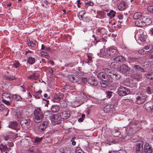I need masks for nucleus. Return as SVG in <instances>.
<instances>
[{
    "label": "nucleus",
    "instance_id": "29",
    "mask_svg": "<svg viewBox=\"0 0 153 153\" xmlns=\"http://www.w3.org/2000/svg\"><path fill=\"white\" fill-rule=\"evenodd\" d=\"M116 12L113 10H111L109 12L107 13V15L110 18L114 17L115 16Z\"/></svg>",
    "mask_w": 153,
    "mask_h": 153
},
{
    "label": "nucleus",
    "instance_id": "60",
    "mask_svg": "<svg viewBox=\"0 0 153 153\" xmlns=\"http://www.w3.org/2000/svg\"><path fill=\"white\" fill-rule=\"evenodd\" d=\"M44 55L45 56L47 59H48L49 58V56L48 55V53L45 52L44 54Z\"/></svg>",
    "mask_w": 153,
    "mask_h": 153
},
{
    "label": "nucleus",
    "instance_id": "54",
    "mask_svg": "<svg viewBox=\"0 0 153 153\" xmlns=\"http://www.w3.org/2000/svg\"><path fill=\"white\" fill-rule=\"evenodd\" d=\"M75 139V137H73L71 140V142H72V145L74 146L76 144V142L74 141V140Z\"/></svg>",
    "mask_w": 153,
    "mask_h": 153
},
{
    "label": "nucleus",
    "instance_id": "13",
    "mask_svg": "<svg viewBox=\"0 0 153 153\" xmlns=\"http://www.w3.org/2000/svg\"><path fill=\"white\" fill-rule=\"evenodd\" d=\"M143 142L137 143L136 145V150L137 153H142L143 150Z\"/></svg>",
    "mask_w": 153,
    "mask_h": 153
},
{
    "label": "nucleus",
    "instance_id": "41",
    "mask_svg": "<svg viewBox=\"0 0 153 153\" xmlns=\"http://www.w3.org/2000/svg\"><path fill=\"white\" fill-rule=\"evenodd\" d=\"M16 78L15 76H6L5 77V79L8 80H13L16 79Z\"/></svg>",
    "mask_w": 153,
    "mask_h": 153
},
{
    "label": "nucleus",
    "instance_id": "20",
    "mask_svg": "<svg viewBox=\"0 0 153 153\" xmlns=\"http://www.w3.org/2000/svg\"><path fill=\"white\" fill-rule=\"evenodd\" d=\"M70 113L67 111H64L60 114V116L61 118L64 119H68L70 116Z\"/></svg>",
    "mask_w": 153,
    "mask_h": 153
},
{
    "label": "nucleus",
    "instance_id": "45",
    "mask_svg": "<svg viewBox=\"0 0 153 153\" xmlns=\"http://www.w3.org/2000/svg\"><path fill=\"white\" fill-rule=\"evenodd\" d=\"M46 128L40 125L39 127L38 130L40 133L42 132L45 131Z\"/></svg>",
    "mask_w": 153,
    "mask_h": 153
},
{
    "label": "nucleus",
    "instance_id": "50",
    "mask_svg": "<svg viewBox=\"0 0 153 153\" xmlns=\"http://www.w3.org/2000/svg\"><path fill=\"white\" fill-rule=\"evenodd\" d=\"M107 96L109 98H110L112 96V94L113 93V92L110 91H108L106 92Z\"/></svg>",
    "mask_w": 153,
    "mask_h": 153
},
{
    "label": "nucleus",
    "instance_id": "26",
    "mask_svg": "<svg viewBox=\"0 0 153 153\" xmlns=\"http://www.w3.org/2000/svg\"><path fill=\"white\" fill-rule=\"evenodd\" d=\"M51 109L52 112H57L59 110V106L57 105H53L51 107Z\"/></svg>",
    "mask_w": 153,
    "mask_h": 153
},
{
    "label": "nucleus",
    "instance_id": "34",
    "mask_svg": "<svg viewBox=\"0 0 153 153\" xmlns=\"http://www.w3.org/2000/svg\"><path fill=\"white\" fill-rule=\"evenodd\" d=\"M139 140V137L138 136H134L131 139V141L133 143L136 142Z\"/></svg>",
    "mask_w": 153,
    "mask_h": 153
},
{
    "label": "nucleus",
    "instance_id": "9",
    "mask_svg": "<svg viewBox=\"0 0 153 153\" xmlns=\"http://www.w3.org/2000/svg\"><path fill=\"white\" fill-rule=\"evenodd\" d=\"M106 54L112 57H115L118 55V51L117 49L113 48H108L106 51Z\"/></svg>",
    "mask_w": 153,
    "mask_h": 153
},
{
    "label": "nucleus",
    "instance_id": "19",
    "mask_svg": "<svg viewBox=\"0 0 153 153\" xmlns=\"http://www.w3.org/2000/svg\"><path fill=\"white\" fill-rule=\"evenodd\" d=\"M127 6V3L124 1H121L118 6V9L120 10H123L126 8Z\"/></svg>",
    "mask_w": 153,
    "mask_h": 153
},
{
    "label": "nucleus",
    "instance_id": "48",
    "mask_svg": "<svg viewBox=\"0 0 153 153\" xmlns=\"http://www.w3.org/2000/svg\"><path fill=\"white\" fill-rule=\"evenodd\" d=\"M20 66V65L19 63V62H16L13 65L12 67L14 68H17Z\"/></svg>",
    "mask_w": 153,
    "mask_h": 153
},
{
    "label": "nucleus",
    "instance_id": "1",
    "mask_svg": "<svg viewBox=\"0 0 153 153\" xmlns=\"http://www.w3.org/2000/svg\"><path fill=\"white\" fill-rule=\"evenodd\" d=\"M133 18L134 19L136 20L135 25L138 27H142L149 25L152 22L149 17L144 16L140 13H135Z\"/></svg>",
    "mask_w": 153,
    "mask_h": 153
},
{
    "label": "nucleus",
    "instance_id": "31",
    "mask_svg": "<svg viewBox=\"0 0 153 153\" xmlns=\"http://www.w3.org/2000/svg\"><path fill=\"white\" fill-rule=\"evenodd\" d=\"M92 37L94 38V40H93L91 41V40H90V42H91V45L92 46H93L94 45H96L97 43L99 42H101L100 41H97L96 38L95 37V36L94 35H93L92 36Z\"/></svg>",
    "mask_w": 153,
    "mask_h": 153
},
{
    "label": "nucleus",
    "instance_id": "62",
    "mask_svg": "<svg viewBox=\"0 0 153 153\" xmlns=\"http://www.w3.org/2000/svg\"><path fill=\"white\" fill-rule=\"evenodd\" d=\"M4 138L5 140H7L9 139V135L6 136L4 137Z\"/></svg>",
    "mask_w": 153,
    "mask_h": 153
},
{
    "label": "nucleus",
    "instance_id": "8",
    "mask_svg": "<svg viewBox=\"0 0 153 153\" xmlns=\"http://www.w3.org/2000/svg\"><path fill=\"white\" fill-rule=\"evenodd\" d=\"M130 91L128 89L123 86H120L118 89L117 93L119 95L123 96L129 94Z\"/></svg>",
    "mask_w": 153,
    "mask_h": 153
},
{
    "label": "nucleus",
    "instance_id": "46",
    "mask_svg": "<svg viewBox=\"0 0 153 153\" xmlns=\"http://www.w3.org/2000/svg\"><path fill=\"white\" fill-rule=\"evenodd\" d=\"M0 149L1 151H3L5 152L7 149V147L6 146H5L2 144L1 146H0Z\"/></svg>",
    "mask_w": 153,
    "mask_h": 153
},
{
    "label": "nucleus",
    "instance_id": "14",
    "mask_svg": "<svg viewBox=\"0 0 153 153\" xmlns=\"http://www.w3.org/2000/svg\"><path fill=\"white\" fill-rule=\"evenodd\" d=\"M88 82L90 85L93 86H97L98 84L97 80L94 77H91L88 79Z\"/></svg>",
    "mask_w": 153,
    "mask_h": 153
},
{
    "label": "nucleus",
    "instance_id": "43",
    "mask_svg": "<svg viewBox=\"0 0 153 153\" xmlns=\"http://www.w3.org/2000/svg\"><path fill=\"white\" fill-rule=\"evenodd\" d=\"M107 82H103L102 81L100 82V84L101 86L103 88H106L108 87V83Z\"/></svg>",
    "mask_w": 153,
    "mask_h": 153
},
{
    "label": "nucleus",
    "instance_id": "36",
    "mask_svg": "<svg viewBox=\"0 0 153 153\" xmlns=\"http://www.w3.org/2000/svg\"><path fill=\"white\" fill-rule=\"evenodd\" d=\"M59 117V115L58 114H53L51 116V119L52 121H55L57 120Z\"/></svg>",
    "mask_w": 153,
    "mask_h": 153
},
{
    "label": "nucleus",
    "instance_id": "3",
    "mask_svg": "<svg viewBox=\"0 0 153 153\" xmlns=\"http://www.w3.org/2000/svg\"><path fill=\"white\" fill-rule=\"evenodd\" d=\"M103 71L106 75H108L114 81L119 80L120 77V75L117 72L113 71L111 69L105 68L103 69Z\"/></svg>",
    "mask_w": 153,
    "mask_h": 153
},
{
    "label": "nucleus",
    "instance_id": "5",
    "mask_svg": "<svg viewBox=\"0 0 153 153\" xmlns=\"http://www.w3.org/2000/svg\"><path fill=\"white\" fill-rule=\"evenodd\" d=\"M136 97L135 103L137 104L140 105L143 104L147 99L148 96L146 95L143 94H141L140 95H137Z\"/></svg>",
    "mask_w": 153,
    "mask_h": 153
},
{
    "label": "nucleus",
    "instance_id": "28",
    "mask_svg": "<svg viewBox=\"0 0 153 153\" xmlns=\"http://www.w3.org/2000/svg\"><path fill=\"white\" fill-rule=\"evenodd\" d=\"M39 74H38L34 73L30 75L28 77L29 79L35 80L38 78Z\"/></svg>",
    "mask_w": 153,
    "mask_h": 153
},
{
    "label": "nucleus",
    "instance_id": "64",
    "mask_svg": "<svg viewBox=\"0 0 153 153\" xmlns=\"http://www.w3.org/2000/svg\"><path fill=\"white\" fill-rule=\"evenodd\" d=\"M75 153H84V152L82 150H79V151Z\"/></svg>",
    "mask_w": 153,
    "mask_h": 153
},
{
    "label": "nucleus",
    "instance_id": "7",
    "mask_svg": "<svg viewBox=\"0 0 153 153\" xmlns=\"http://www.w3.org/2000/svg\"><path fill=\"white\" fill-rule=\"evenodd\" d=\"M97 77L99 79L102 81L106 82H111L112 81L109 76L106 75L105 73L104 72L99 73L97 75Z\"/></svg>",
    "mask_w": 153,
    "mask_h": 153
},
{
    "label": "nucleus",
    "instance_id": "22",
    "mask_svg": "<svg viewBox=\"0 0 153 153\" xmlns=\"http://www.w3.org/2000/svg\"><path fill=\"white\" fill-rule=\"evenodd\" d=\"M117 56L114 59V60L117 62H125L126 59L125 57L122 56Z\"/></svg>",
    "mask_w": 153,
    "mask_h": 153
},
{
    "label": "nucleus",
    "instance_id": "6",
    "mask_svg": "<svg viewBox=\"0 0 153 153\" xmlns=\"http://www.w3.org/2000/svg\"><path fill=\"white\" fill-rule=\"evenodd\" d=\"M22 127L24 129H28L32 125V121L29 119H23L20 122Z\"/></svg>",
    "mask_w": 153,
    "mask_h": 153
},
{
    "label": "nucleus",
    "instance_id": "11",
    "mask_svg": "<svg viewBox=\"0 0 153 153\" xmlns=\"http://www.w3.org/2000/svg\"><path fill=\"white\" fill-rule=\"evenodd\" d=\"M9 126V127L15 129L16 131H18L20 129V125L16 121H13L10 122Z\"/></svg>",
    "mask_w": 153,
    "mask_h": 153
},
{
    "label": "nucleus",
    "instance_id": "23",
    "mask_svg": "<svg viewBox=\"0 0 153 153\" xmlns=\"http://www.w3.org/2000/svg\"><path fill=\"white\" fill-rule=\"evenodd\" d=\"M60 152L62 153H71L70 149L67 147H62L60 149Z\"/></svg>",
    "mask_w": 153,
    "mask_h": 153
},
{
    "label": "nucleus",
    "instance_id": "40",
    "mask_svg": "<svg viewBox=\"0 0 153 153\" xmlns=\"http://www.w3.org/2000/svg\"><path fill=\"white\" fill-rule=\"evenodd\" d=\"M152 87L150 86L147 87L146 88V93L149 94H151L152 93Z\"/></svg>",
    "mask_w": 153,
    "mask_h": 153
},
{
    "label": "nucleus",
    "instance_id": "24",
    "mask_svg": "<svg viewBox=\"0 0 153 153\" xmlns=\"http://www.w3.org/2000/svg\"><path fill=\"white\" fill-rule=\"evenodd\" d=\"M134 68L137 72H141L142 73L146 72V71L143 68L140 67L138 65H134Z\"/></svg>",
    "mask_w": 153,
    "mask_h": 153
},
{
    "label": "nucleus",
    "instance_id": "59",
    "mask_svg": "<svg viewBox=\"0 0 153 153\" xmlns=\"http://www.w3.org/2000/svg\"><path fill=\"white\" fill-rule=\"evenodd\" d=\"M54 123L55 124H58L61 123V121L60 120H56L54 121Z\"/></svg>",
    "mask_w": 153,
    "mask_h": 153
},
{
    "label": "nucleus",
    "instance_id": "18",
    "mask_svg": "<svg viewBox=\"0 0 153 153\" xmlns=\"http://www.w3.org/2000/svg\"><path fill=\"white\" fill-rule=\"evenodd\" d=\"M85 13L83 14V15H79L78 16V18L80 20H82L85 22H88L91 21V18L90 17L85 16L84 15Z\"/></svg>",
    "mask_w": 153,
    "mask_h": 153
},
{
    "label": "nucleus",
    "instance_id": "39",
    "mask_svg": "<svg viewBox=\"0 0 153 153\" xmlns=\"http://www.w3.org/2000/svg\"><path fill=\"white\" fill-rule=\"evenodd\" d=\"M13 99L14 100L17 101H19L22 99V98L20 96L16 95H14L12 97Z\"/></svg>",
    "mask_w": 153,
    "mask_h": 153
},
{
    "label": "nucleus",
    "instance_id": "10",
    "mask_svg": "<svg viewBox=\"0 0 153 153\" xmlns=\"http://www.w3.org/2000/svg\"><path fill=\"white\" fill-rule=\"evenodd\" d=\"M120 72L126 74H129L131 72V68L125 64H123L121 65L120 68Z\"/></svg>",
    "mask_w": 153,
    "mask_h": 153
},
{
    "label": "nucleus",
    "instance_id": "32",
    "mask_svg": "<svg viewBox=\"0 0 153 153\" xmlns=\"http://www.w3.org/2000/svg\"><path fill=\"white\" fill-rule=\"evenodd\" d=\"M133 77L134 79L137 80H140L142 78V77L141 74H134Z\"/></svg>",
    "mask_w": 153,
    "mask_h": 153
},
{
    "label": "nucleus",
    "instance_id": "61",
    "mask_svg": "<svg viewBox=\"0 0 153 153\" xmlns=\"http://www.w3.org/2000/svg\"><path fill=\"white\" fill-rule=\"evenodd\" d=\"M77 7H80V6H79V5L81 4L80 2V0H77Z\"/></svg>",
    "mask_w": 153,
    "mask_h": 153
},
{
    "label": "nucleus",
    "instance_id": "37",
    "mask_svg": "<svg viewBox=\"0 0 153 153\" xmlns=\"http://www.w3.org/2000/svg\"><path fill=\"white\" fill-rule=\"evenodd\" d=\"M146 77L149 79H153V74L150 73H147L145 74Z\"/></svg>",
    "mask_w": 153,
    "mask_h": 153
},
{
    "label": "nucleus",
    "instance_id": "30",
    "mask_svg": "<svg viewBox=\"0 0 153 153\" xmlns=\"http://www.w3.org/2000/svg\"><path fill=\"white\" fill-rule=\"evenodd\" d=\"M35 61V59L31 56H30L28 58L27 62L30 64L32 65L33 64Z\"/></svg>",
    "mask_w": 153,
    "mask_h": 153
},
{
    "label": "nucleus",
    "instance_id": "21",
    "mask_svg": "<svg viewBox=\"0 0 153 153\" xmlns=\"http://www.w3.org/2000/svg\"><path fill=\"white\" fill-rule=\"evenodd\" d=\"M144 150L146 153H151L152 152V148L149 146L148 143H146L144 146Z\"/></svg>",
    "mask_w": 153,
    "mask_h": 153
},
{
    "label": "nucleus",
    "instance_id": "38",
    "mask_svg": "<svg viewBox=\"0 0 153 153\" xmlns=\"http://www.w3.org/2000/svg\"><path fill=\"white\" fill-rule=\"evenodd\" d=\"M138 52L139 53L142 55H144L148 53L147 51L144 49V48L139 50Z\"/></svg>",
    "mask_w": 153,
    "mask_h": 153
},
{
    "label": "nucleus",
    "instance_id": "57",
    "mask_svg": "<svg viewBox=\"0 0 153 153\" xmlns=\"http://www.w3.org/2000/svg\"><path fill=\"white\" fill-rule=\"evenodd\" d=\"M42 92V91H37L35 92L34 94L38 95H41Z\"/></svg>",
    "mask_w": 153,
    "mask_h": 153
},
{
    "label": "nucleus",
    "instance_id": "51",
    "mask_svg": "<svg viewBox=\"0 0 153 153\" xmlns=\"http://www.w3.org/2000/svg\"><path fill=\"white\" fill-rule=\"evenodd\" d=\"M42 140V137L39 138L37 137L35 139L34 142L35 143H39L41 142Z\"/></svg>",
    "mask_w": 153,
    "mask_h": 153
},
{
    "label": "nucleus",
    "instance_id": "4",
    "mask_svg": "<svg viewBox=\"0 0 153 153\" xmlns=\"http://www.w3.org/2000/svg\"><path fill=\"white\" fill-rule=\"evenodd\" d=\"M3 103L7 105H10L13 100L12 96L8 93H4L2 95Z\"/></svg>",
    "mask_w": 153,
    "mask_h": 153
},
{
    "label": "nucleus",
    "instance_id": "17",
    "mask_svg": "<svg viewBox=\"0 0 153 153\" xmlns=\"http://www.w3.org/2000/svg\"><path fill=\"white\" fill-rule=\"evenodd\" d=\"M146 33L141 31L138 36V40L141 42H143L146 41Z\"/></svg>",
    "mask_w": 153,
    "mask_h": 153
},
{
    "label": "nucleus",
    "instance_id": "47",
    "mask_svg": "<svg viewBox=\"0 0 153 153\" xmlns=\"http://www.w3.org/2000/svg\"><path fill=\"white\" fill-rule=\"evenodd\" d=\"M121 129H120L118 128H114V130L113 131V133H119V134H120L121 133Z\"/></svg>",
    "mask_w": 153,
    "mask_h": 153
},
{
    "label": "nucleus",
    "instance_id": "56",
    "mask_svg": "<svg viewBox=\"0 0 153 153\" xmlns=\"http://www.w3.org/2000/svg\"><path fill=\"white\" fill-rule=\"evenodd\" d=\"M82 82L84 84L86 83L87 82H88V79L86 78H82Z\"/></svg>",
    "mask_w": 153,
    "mask_h": 153
},
{
    "label": "nucleus",
    "instance_id": "52",
    "mask_svg": "<svg viewBox=\"0 0 153 153\" xmlns=\"http://www.w3.org/2000/svg\"><path fill=\"white\" fill-rule=\"evenodd\" d=\"M48 2L47 1H45L42 3V5L45 7L46 8H47L49 6L48 5Z\"/></svg>",
    "mask_w": 153,
    "mask_h": 153
},
{
    "label": "nucleus",
    "instance_id": "49",
    "mask_svg": "<svg viewBox=\"0 0 153 153\" xmlns=\"http://www.w3.org/2000/svg\"><path fill=\"white\" fill-rule=\"evenodd\" d=\"M94 5V3H93V2H91V1H89V2H86L85 3V7L86 8V7H87L89 6H92Z\"/></svg>",
    "mask_w": 153,
    "mask_h": 153
},
{
    "label": "nucleus",
    "instance_id": "27",
    "mask_svg": "<svg viewBox=\"0 0 153 153\" xmlns=\"http://www.w3.org/2000/svg\"><path fill=\"white\" fill-rule=\"evenodd\" d=\"M37 44V42L35 41H27V44L28 46L31 47H35L36 46Z\"/></svg>",
    "mask_w": 153,
    "mask_h": 153
},
{
    "label": "nucleus",
    "instance_id": "58",
    "mask_svg": "<svg viewBox=\"0 0 153 153\" xmlns=\"http://www.w3.org/2000/svg\"><path fill=\"white\" fill-rule=\"evenodd\" d=\"M88 63H90L92 62V58L91 56H88Z\"/></svg>",
    "mask_w": 153,
    "mask_h": 153
},
{
    "label": "nucleus",
    "instance_id": "15",
    "mask_svg": "<svg viewBox=\"0 0 153 153\" xmlns=\"http://www.w3.org/2000/svg\"><path fill=\"white\" fill-rule=\"evenodd\" d=\"M144 107L147 110H150L151 112L153 111V103L152 102H147L144 105Z\"/></svg>",
    "mask_w": 153,
    "mask_h": 153
},
{
    "label": "nucleus",
    "instance_id": "42",
    "mask_svg": "<svg viewBox=\"0 0 153 153\" xmlns=\"http://www.w3.org/2000/svg\"><path fill=\"white\" fill-rule=\"evenodd\" d=\"M49 125V122L47 121H43L40 125L46 128Z\"/></svg>",
    "mask_w": 153,
    "mask_h": 153
},
{
    "label": "nucleus",
    "instance_id": "33",
    "mask_svg": "<svg viewBox=\"0 0 153 153\" xmlns=\"http://www.w3.org/2000/svg\"><path fill=\"white\" fill-rule=\"evenodd\" d=\"M51 133V134L60 133V130L57 128H53L50 131Z\"/></svg>",
    "mask_w": 153,
    "mask_h": 153
},
{
    "label": "nucleus",
    "instance_id": "44",
    "mask_svg": "<svg viewBox=\"0 0 153 153\" xmlns=\"http://www.w3.org/2000/svg\"><path fill=\"white\" fill-rule=\"evenodd\" d=\"M110 66L111 68H113L114 69L116 68L117 67V62H112L111 63Z\"/></svg>",
    "mask_w": 153,
    "mask_h": 153
},
{
    "label": "nucleus",
    "instance_id": "25",
    "mask_svg": "<svg viewBox=\"0 0 153 153\" xmlns=\"http://www.w3.org/2000/svg\"><path fill=\"white\" fill-rule=\"evenodd\" d=\"M144 49L147 51L148 53L150 52L153 49V45L151 44L147 45L144 47Z\"/></svg>",
    "mask_w": 153,
    "mask_h": 153
},
{
    "label": "nucleus",
    "instance_id": "53",
    "mask_svg": "<svg viewBox=\"0 0 153 153\" xmlns=\"http://www.w3.org/2000/svg\"><path fill=\"white\" fill-rule=\"evenodd\" d=\"M147 9L148 10L151 12V13H153V6H149L147 7Z\"/></svg>",
    "mask_w": 153,
    "mask_h": 153
},
{
    "label": "nucleus",
    "instance_id": "63",
    "mask_svg": "<svg viewBox=\"0 0 153 153\" xmlns=\"http://www.w3.org/2000/svg\"><path fill=\"white\" fill-rule=\"evenodd\" d=\"M118 18H119L120 19H123V16L122 15H119L117 16Z\"/></svg>",
    "mask_w": 153,
    "mask_h": 153
},
{
    "label": "nucleus",
    "instance_id": "35",
    "mask_svg": "<svg viewBox=\"0 0 153 153\" xmlns=\"http://www.w3.org/2000/svg\"><path fill=\"white\" fill-rule=\"evenodd\" d=\"M111 108L110 105H108L104 108L103 110L105 113H107L111 111Z\"/></svg>",
    "mask_w": 153,
    "mask_h": 153
},
{
    "label": "nucleus",
    "instance_id": "16",
    "mask_svg": "<svg viewBox=\"0 0 153 153\" xmlns=\"http://www.w3.org/2000/svg\"><path fill=\"white\" fill-rule=\"evenodd\" d=\"M67 77L68 79L70 81L73 82H78L79 80V78L74 75H68Z\"/></svg>",
    "mask_w": 153,
    "mask_h": 153
},
{
    "label": "nucleus",
    "instance_id": "12",
    "mask_svg": "<svg viewBox=\"0 0 153 153\" xmlns=\"http://www.w3.org/2000/svg\"><path fill=\"white\" fill-rule=\"evenodd\" d=\"M64 97L63 94L59 93L55 95L52 100L53 102H59L61 100L63 99Z\"/></svg>",
    "mask_w": 153,
    "mask_h": 153
},
{
    "label": "nucleus",
    "instance_id": "2",
    "mask_svg": "<svg viewBox=\"0 0 153 153\" xmlns=\"http://www.w3.org/2000/svg\"><path fill=\"white\" fill-rule=\"evenodd\" d=\"M34 120L36 123L41 122L44 117V114L40 108H37L34 111Z\"/></svg>",
    "mask_w": 153,
    "mask_h": 153
},
{
    "label": "nucleus",
    "instance_id": "55",
    "mask_svg": "<svg viewBox=\"0 0 153 153\" xmlns=\"http://www.w3.org/2000/svg\"><path fill=\"white\" fill-rule=\"evenodd\" d=\"M5 106L4 105L2 104H0V110L1 111H3L4 109Z\"/></svg>",
    "mask_w": 153,
    "mask_h": 153
}]
</instances>
